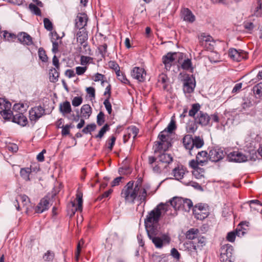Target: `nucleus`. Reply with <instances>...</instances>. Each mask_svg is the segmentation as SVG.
Instances as JSON below:
<instances>
[{"instance_id":"15","label":"nucleus","mask_w":262,"mask_h":262,"mask_svg":"<svg viewBox=\"0 0 262 262\" xmlns=\"http://www.w3.org/2000/svg\"><path fill=\"white\" fill-rule=\"evenodd\" d=\"M146 75V72L144 69L137 67L133 68L131 73L132 77L137 79L139 82L144 81Z\"/></svg>"},{"instance_id":"17","label":"nucleus","mask_w":262,"mask_h":262,"mask_svg":"<svg viewBox=\"0 0 262 262\" xmlns=\"http://www.w3.org/2000/svg\"><path fill=\"white\" fill-rule=\"evenodd\" d=\"M225 156V153L221 149H212L209 151L208 157L210 161L212 162H218L222 159Z\"/></svg>"},{"instance_id":"14","label":"nucleus","mask_w":262,"mask_h":262,"mask_svg":"<svg viewBox=\"0 0 262 262\" xmlns=\"http://www.w3.org/2000/svg\"><path fill=\"white\" fill-rule=\"evenodd\" d=\"M228 56L233 60L235 61H240L243 59L247 58V54L243 50H237L235 49H230L228 52Z\"/></svg>"},{"instance_id":"3","label":"nucleus","mask_w":262,"mask_h":262,"mask_svg":"<svg viewBox=\"0 0 262 262\" xmlns=\"http://www.w3.org/2000/svg\"><path fill=\"white\" fill-rule=\"evenodd\" d=\"M175 128V122L171 120L168 126L159 135V140L155 142V152L165 151L171 146V143L169 141V134L171 133Z\"/></svg>"},{"instance_id":"1","label":"nucleus","mask_w":262,"mask_h":262,"mask_svg":"<svg viewBox=\"0 0 262 262\" xmlns=\"http://www.w3.org/2000/svg\"><path fill=\"white\" fill-rule=\"evenodd\" d=\"M170 209L168 203H161L154 209L149 211L144 220V224L146 231L158 229L159 222L161 216Z\"/></svg>"},{"instance_id":"29","label":"nucleus","mask_w":262,"mask_h":262,"mask_svg":"<svg viewBox=\"0 0 262 262\" xmlns=\"http://www.w3.org/2000/svg\"><path fill=\"white\" fill-rule=\"evenodd\" d=\"M139 132L138 128L135 126H132L127 128V134L123 136V141L124 143L127 141V140L131 137L135 139Z\"/></svg>"},{"instance_id":"34","label":"nucleus","mask_w":262,"mask_h":262,"mask_svg":"<svg viewBox=\"0 0 262 262\" xmlns=\"http://www.w3.org/2000/svg\"><path fill=\"white\" fill-rule=\"evenodd\" d=\"M59 111L63 115L71 113L72 108L70 102L66 101L62 103H60Z\"/></svg>"},{"instance_id":"39","label":"nucleus","mask_w":262,"mask_h":262,"mask_svg":"<svg viewBox=\"0 0 262 262\" xmlns=\"http://www.w3.org/2000/svg\"><path fill=\"white\" fill-rule=\"evenodd\" d=\"M1 35L3 36L5 40L9 41H12L16 38V35L13 33H9L7 31L2 32Z\"/></svg>"},{"instance_id":"32","label":"nucleus","mask_w":262,"mask_h":262,"mask_svg":"<svg viewBox=\"0 0 262 262\" xmlns=\"http://www.w3.org/2000/svg\"><path fill=\"white\" fill-rule=\"evenodd\" d=\"M142 179L139 178L135 182H134V187L138 190L141 191L143 188H145V192L149 193L148 191L150 189V186L149 184L142 185Z\"/></svg>"},{"instance_id":"22","label":"nucleus","mask_w":262,"mask_h":262,"mask_svg":"<svg viewBox=\"0 0 262 262\" xmlns=\"http://www.w3.org/2000/svg\"><path fill=\"white\" fill-rule=\"evenodd\" d=\"M12 119V121L22 126H26L28 123L27 117L22 113H18L15 115H12V117L9 120Z\"/></svg>"},{"instance_id":"27","label":"nucleus","mask_w":262,"mask_h":262,"mask_svg":"<svg viewBox=\"0 0 262 262\" xmlns=\"http://www.w3.org/2000/svg\"><path fill=\"white\" fill-rule=\"evenodd\" d=\"M183 143L186 149L189 150V154L192 155L191 151L193 148V138L192 136L185 135L183 139Z\"/></svg>"},{"instance_id":"11","label":"nucleus","mask_w":262,"mask_h":262,"mask_svg":"<svg viewBox=\"0 0 262 262\" xmlns=\"http://www.w3.org/2000/svg\"><path fill=\"white\" fill-rule=\"evenodd\" d=\"M45 114V109L41 106H36L29 111V118L32 122H36Z\"/></svg>"},{"instance_id":"26","label":"nucleus","mask_w":262,"mask_h":262,"mask_svg":"<svg viewBox=\"0 0 262 262\" xmlns=\"http://www.w3.org/2000/svg\"><path fill=\"white\" fill-rule=\"evenodd\" d=\"M198 37L199 42L201 46L206 47L207 44L209 46H212L210 42L213 41V38L210 35L203 33L199 35Z\"/></svg>"},{"instance_id":"31","label":"nucleus","mask_w":262,"mask_h":262,"mask_svg":"<svg viewBox=\"0 0 262 262\" xmlns=\"http://www.w3.org/2000/svg\"><path fill=\"white\" fill-rule=\"evenodd\" d=\"M192 248L195 251L197 250H201L202 247L206 244V239L203 236L199 237L197 238L196 241H193L191 243Z\"/></svg>"},{"instance_id":"12","label":"nucleus","mask_w":262,"mask_h":262,"mask_svg":"<svg viewBox=\"0 0 262 262\" xmlns=\"http://www.w3.org/2000/svg\"><path fill=\"white\" fill-rule=\"evenodd\" d=\"M183 91L185 93L193 92L195 86V79L192 76L186 75L184 78Z\"/></svg>"},{"instance_id":"6","label":"nucleus","mask_w":262,"mask_h":262,"mask_svg":"<svg viewBox=\"0 0 262 262\" xmlns=\"http://www.w3.org/2000/svg\"><path fill=\"white\" fill-rule=\"evenodd\" d=\"M14 203L18 211L24 209L26 213H29L33 207L29 198L24 194L18 195Z\"/></svg>"},{"instance_id":"16","label":"nucleus","mask_w":262,"mask_h":262,"mask_svg":"<svg viewBox=\"0 0 262 262\" xmlns=\"http://www.w3.org/2000/svg\"><path fill=\"white\" fill-rule=\"evenodd\" d=\"M194 120L197 124L202 126H206L209 124L210 117L207 113L200 111L194 117Z\"/></svg>"},{"instance_id":"64","label":"nucleus","mask_w":262,"mask_h":262,"mask_svg":"<svg viewBox=\"0 0 262 262\" xmlns=\"http://www.w3.org/2000/svg\"><path fill=\"white\" fill-rule=\"evenodd\" d=\"M103 104L107 110L108 113L111 114L112 113V105L109 101L108 98H107L104 101Z\"/></svg>"},{"instance_id":"33","label":"nucleus","mask_w":262,"mask_h":262,"mask_svg":"<svg viewBox=\"0 0 262 262\" xmlns=\"http://www.w3.org/2000/svg\"><path fill=\"white\" fill-rule=\"evenodd\" d=\"M82 193L78 189L76 193V201L78 203V205L76 207L75 211L73 212V214H74L75 213V211H81L82 210V203H83V200H82Z\"/></svg>"},{"instance_id":"48","label":"nucleus","mask_w":262,"mask_h":262,"mask_svg":"<svg viewBox=\"0 0 262 262\" xmlns=\"http://www.w3.org/2000/svg\"><path fill=\"white\" fill-rule=\"evenodd\" d=\"M93 58L90 56H81L80 57V64L85 67L88 63H91L93 61Z\"/></svg>"},{"instance_id":"9","label":"nucleus","mask_w":262,"mask_h":262,"mask_svg":"<svg viewBox=\"0 0 262 262\" xmlns=\"http://www.w3.org/2000/svg\"><path fill=\"white\" fill-rule=\"evenodd\" d=\"M11 103L5 98H0V114L4 120H9L12 115Z\"/></svg>"},{"instance_id":"35","label":"nucleus","mask_w":262,"mask_h":262,"mask_svg":"<svg viewBox=\"0 0 262 262\" xmlns=\"http://www.w3.org/2000/svg\"><path fill=\"white\" fill-rule=\"evenodd\" d=\"M246 203L249 205L250 210L251 212L254 211H258L261 207V204L257 200H250Z\"/></svg>"},{"instance_id":"59","label":"nucleus","mask_w":262,"mask_h":262,"mask_svg":"<svg viewBox=\"0 0 262 262\" xmlns=\"http://www.w3.org/2000/svg\"><path fill=\"white\" fill-rule=\"evenodd\" d=\"M105 121L104 115L102 112H100L97 116V123L98 125H102Z\"/></svg>"},{"instance_id":"41","label":"nucleus","mask_w":262,"mask_h":262,"mask_svg":"<svg viewBox=\"0 0 262 262\" xmlns=\"http://www.w3.org/2000/svg\"><path fill=\"white\" fill-rule=\"evenodd\" d=\"M199 232L198 229L191 228L186 232V238L188 239H194L197 237Z\"/></svg>"},{"instance_id":"45","label":"nucleus","mask_w":262,"mask_h":262,"mask_svg":"<svg viewBox=\"0 0 262 262\" xmlns=\"http://www.w3.org/2000/svg\"><path fill=\"white\" fill-rule=\"evenodd\" d=\"M203 145L204 141L203 139L199 136H195L194 138H193V147L198 149L202 147Z\"/></svg>"},{"instance_id":"42","label":"nucleus","mask_w":262,"mask_h":262,"mask_svg":"<svg viewBox=\"0 0 262 262\" xmlns=\"http://www.w3.org/2000/svg\"><path fill=\"white\" fill-rule=\"evenodd\" d=\"M58 69L56 68H53L50 70L49 75H50V80L51 82H55L58 80V78L59 77V73L57 71Z\"/></svg>"},{"instance_id":"51","label":"nucleus","mask_w":262,"mask_h":262,"mask_svg":"<svg viewBox=\"0 0 262 262\" xmlns=\"http://www.w3.org/2000/svg\"><path fill=\"white\" fill-rule=\"evenodd\" d=\"M201 211H207L205 205L202 204L195 205L193 209V214L199 215V212H201Z\"/></svg>"},{"instance_id":"38","label":"nucleus","mask_w":262,"mask_h":262,"mask_svg":"<svg viewBox=\"0 0 262 262\" xmlns=\"http://www.w3.org/2000/svg\"><path fill=\"white\" fill-rule=\"evenodd\" d=\"M81 113L83 117L89 118L92 113V109L90 105L84 104L81 108Z\"/></svg>"},{"instance_id":"30","label":"nucleus","mask_w":262,"mask_h":262,"mask_svg":"<svg viewBox=\"0 0 262 262\" xmlns=\"http://www.w3.org/2000/svg\"><path fill=\"white\" fill-rule=\"evenodd\" d=\"M208 158V154L206 151L199 152L196 156L198 162L201 166H203L207 163Z\"/></svg>"},{"instance_id":"40","label":"nucleus","mask_w":262,"mask_h":262,"mask_svg":"<svg viewBox=\"0 0 262 262\" xmlns=\"http://www.w3.org/2000/svg\"><path fill=\"white\" fill-rule=\"evenodd\" d=\"M181 68L184 70L192 72L193 68L191 60L188 58L185 59L181 64Z\"/></svg>"},{"instance_id":"25","label":"nucleus","mask_w":262,"mask_h":262,"mask_svg":"<svg viewBox=\"0 0 262 262\" xmlns=\"http://www.w3.org/2000/svg\"><path fill=\"white\" fill-rule=\"evenodd\" d=\"M49 208V201L47 198L42 199L35 208L37 213H40L48 210Z\"/></svg>"},{"instance_id":"58","label":"nucleus","mask_w":262,"mask_h":262,"mask_svg":"<svg viewBox=\"0 0 262 262\" xmlns=\"http://www.w3.org/2000/svg\"><path fill=\"white\" fill-rule=\"evenodd\" d=\"M182 183L185 184L186 185H190L197 189H202L201 185L199 183L195 182L186 181H185V179H184L183 181H182Z\"/></svg>"},{"instance_id":"4","label":"nucleus","mask_w":262,"mask_h":262,"mask_svg":"<svg viewBox=\"0 0 262 262\" xmlns=\"http://www.w3.org/2000/svg\"><path fill=\"white\" fill-rule=\"evenodd\" d=\"M148 237L151 240L155 247L161 249L164 246L169 245L170 242V237L167 234H163L158 236L159 229H155L146 231Z\"/></svg>"},{"instance_id":"37","label":"nucleus","mask_w":262,"mask_h":262,"mask_svg":"<svg viewBox=\"0 0 262 262\" xmlns=\"http://www.w3.org/2000/svg\"><path fill=\"white\" fill-rule=\"evenodd\" d=\"M31 172L32 170L30 168H23L20 170V175L24 180L29 181H30V175Z\"/></svg>"},{"instance_id":"28","label":"nucleus","mask_w":262,"mask_h":262,"mask_svg":"<svg viewBox=\"0 0 262 262\" xmlns=\"http://www.w3.org/2000/svg\"><path fill=\"white\" fill-rule=\"evenodd\" d=\"M182 14L183 20L192 23L195 19V16L188 8H184L182 11Z\"/></svg>"},{"instance_id":"49","label":"nucleus","mask_w":262,"mask_h":262,"mask_svg":"<svg viewBox=\"0 0 262 262\" xmlns=\"http://www.w3.org/2000/svg\"><path fill=\"white\" fill-rule=\"evenodd\" d=\"M110 129L109 125L107 124H105L99 132V133L95 136L96 138H102L104 136V134Z\"/></svg>"},{"instance_id":"36","label":"nucleus","mask_w":262,"mask_h":262,"mask_svg":"<svg viewBox=\"0 0 262 262\" xmlns=\"http://www.w3.org/2000/svg\"><path fill=\"white\" fill-rule=\"evenodd\" d=\"M77 40L81 45L88 39V34L84 29L79 30L77 33Z\"/></svg>"},{"instance_id":"53","label":"nucleus","mask_w":262,"mask_h":262,"mask_svg":"<svg viewBox=\"0 0 262 262\" xmlns=\"http://www.w3.org/2000/svg\"><path fill=\"white\" fill-rule=\"evenodd\" d=\"M44 27L46 30L51 31L53 30V24L48 18L43 19Z\"/></svg>"},{"instance_id":"61","label":"nucleus","mask_w":262,"mask_h":262,"mask_svg":"<svg viewBox=\"0 0 262 262\" xmlns=\"http://www.w3.org/2000/svg\"><path fill=\"white\" fill-rule=\"evenodd\" d=\"M107 46L106 43L100 45L98 47V50L102 57H104L107 52Z\"/></svg>"},{"instance_id":"55","label":"nucleus","mask_w":262,"mask_h":262,"mask_svg":"<svg viewBox=\"0 0 262 262\" xmlns=\"http://www.w3.org/2000/svg\"><path fill=\"white\" fill-rule=\"evenodd\" d=\"M108 65L111 69L114 70L115 71L116 73H119V71H120L118 64L114 61H109Z\"/></svg>"},{"instance_id":"5","label":"nucleus","mask_w":262,"mask_h":262,"mask_svg":"<svg viewBox=\"0 0 262 262\" xmlns=\"http://www.w3.org/2000/svg\"><path fill=\"white\" fill-rule=\"evenodd\" d=\"M168 203L170 207H172L175 211L182 209L186 211H188L193 206L190 200L179 197L173 198Z\"/></svg>"},{"instance_id":"60","label":"nucleus","mask_w":262,"mask_h":262,"mask_svg":"<svg viewBox=\"0 0 262 262\" xmlns=\"http://www.w3.org/2000/svg\"><path fill=\"white\" fill-rule=\"evenodd\" d=\"M258 6L256 7L255 11H254V15L256 16H262V4L258 1Z\"/></svg>"},{"instance_id":"2","label":"nucleus","mask_w":262,"mask_h":262,"mask_svg":"<svg viewBox=\"0 0 262 262\" xmlns=\"http://www.w3.org/2000/svg\"><path fill=\"white\" fill-rule=\"evenodd\" d=\"M134 181H129L124 186L121 192V196L124 199L126 203L134 204L136 200L140 202V203L146 202V198L150 193L145 192V188H143L141 191L134 187Z\"/></svg>"},{"instance_id":"24","label":"nucleus","mask_w":262,"mask_h":262,"mask_svg":"<svg viewBox=\"0 0 262 262\" xmlns=\"http://www.w3.org/2000/svg\"><path fill=\"white\" fill-rule=\"evenodd\" d=\"M186 170L184 169L183 166H178L175 167L173 170L172 173L175 179L178 180L185 179V177L187 176V173H185Z\"/></svg>"},{"instance_id":"20","label":"nucleus","mask_w":262,"mask_h":262,"mask_svg":"<svg viewBox=\"0 0 262 262\" xmlns=\"http://www.w3.org/2000/svg\"><path fill=\"white\" fill-rule=\"evenodd\" d=\"M19 41L24 45L31 46L33 45L32 38L26 32H20L16 36Z\"/></svg>"},{"instance_id":"23","label":"nucleus","mask_w":262,"mask_h":262,"mask_svg":"<svg viewBox=\"0 0 262 262\" xmlns=\"http://www.w3.org/2000/svg\"><path fill=\"white\" fill-rule=\"evenodd\" d=\"M156 158L158 160V161L161 162L169 169V165L172 162L173 158L170 154H168L167 153L163 152L157 157Z\"/></svg>"},{"instance_id":"63","label":"nucleus","mask_w":262,"mask_h":262,"mask_svg":"<svg viewBox=\"0 0 262 262\" xmlns=\"http://www.w3.org/2000/svg\"><path fill=\"white\" fill-rule=\"evenodd\" d=\"M87 67H76L75 68L76 73L75 74L77 75H83L87 70Z\"/></svg>"},{"instance_id":"57","label":"nucleus","mask_w":262,"mask_h":262,"mask_svg":"<svg viewBox=\"0 0 262 262\" xmlns=\"http://www.w3.org/2000/svg\"><path fill=\"white\" fill-rule=\"evenodd\" d=\"M30 10L36 15H41V11L35 5L31 4L29 5Z\"/></svg>"},{"instance_id":"62","label":"nucleus","mask_w":262,"mask_h":262,"mask_svg":"<svg viewBox=\"0 0 262 262\" xmlns=\"http://www.w3.org/2000/svg\"><path fill=\"white\" fill-rule=\"evenodd\" d=\"M82 98L81 97H75L72 101V103L74 106H78L82 103Z\"/></svg>"},{"instance_id":"13","label":"nucleus","mask_w":262,"mask_h":262,"mask_svg":"<svg viewBox=\"0 0 262 262\" xmlns=\"http://www.w3.org/2000/svg\"><path fill=\"white\" fill-rule=\"evenodd\" d=\"M227 159L230 162H244L247 161L248 157L238 151H234L227 155Z\"/></svg>"},{"instance_id":"43","label":"nucleus","mask_w":262,"mask_h":262,"mask_svg":"<svg viewBox=\"0 0 262 262\" xmlns=\"http://www.w3.org/2000/svg\"><path fill=\"white\" fill-rule=\"evenodd\" d=\"M200 109V105L199 103H195L192 105L191 108L189 111V116L191 117H193L194 118L196 116L195 115H197L198 113H199V110Z\"/></svg>"},{"instance_id":"44","label":"nucleus","mask_w":262,"mask_h":262,"mask_svg":"<svg viewBox=\"0 0 262 262\" xmlns=\"http://www.w3.org/2000/svg\"><path fill=\"white\" fill-rule=\"evenodd\" d=\"M197 123L195 121H190L186 125V130L188 133H194L198 128Z\"/></svg>"},{"instance_id":"21","label":"nucleus","mask_w":262,"mask_h":262,"mask_svg":"<svg viewBox=\"0 0 262 262\" xmlns=\"http://www.w3.org/2000/svg\"><path fill=\"white\" fill-rule=\"evenodd\" d=\"M88 17L84 13L78 14L75 19V27L79 30L82 29L86 25Z\"/></svg>"},{"instance_id":"47","label":"nucleus","mask_w":262,"mask_h":262,"mask_svg":"<svg viewBox=\"0 0 262 262\" xmlns=\"http://www.w3.org/2000/svg\"><path fill=\"white\" fill-rule=\"evenodd\" d=\"M54 257L55 254L54 252L51 250H48L44 254L43 259L44 260L47 261H52L54 259Z\"/></svg>"},{"instance_id":"18","label":"nucleus","mask_w":262,"mask_h":262,"mask_svg":"<svg viewBox=\"0 0 262 262\" xmlns=\"http://www.w3.org/2000/svg\"><path fill=\"white\" fill-rule=\"evenodd\" d=\"M169 85V79L167 75L164 73L160 74L158 77L157 85L165 91H168Z\"/></svg>"},{"instance_id":"7","label":"nucleus","mask_w":262,"mask_h":262,"mask_svg":"<svg viewBox=\"0 0 262 262\" xmlns=\"http://www.w3.org/2000/svg\"><path fill=\"white\" fill-rule=\"evenodd\" d=\"M249 223L242 222L237 227L235 232H230L227 234V239L230 242L235 241L236 236L241 237L244 236L248 230Z\"/></svg>"},{"instance_id":"50","label":"nucleus","mask_w":262,"mask_h":262,"mask_svg":"<svg viewBox=\"0 0 262 262\" xmlns=\"http://www.w3.org/2000/svg\"><path fill=\"white\" fill-rule=\"evenodd\" d=\"M38 56L40 59L43 62H46L48 60V57L46 55L45 50L40 48L38 50Z\"/></svg>"},{"instance_id":"52","label":"nucleus","mask_w":262,"mask_h":262,"mask_svg":"<svg viewBox=\"0 0 262 262\" xmlns=\"http://www.w3.org/2000/svg\"><path fill=\"white\" fill-rule=\"evenodd\" d=\"M253 90L254 93L258 96H262V82H260L255 85L253 88Z\"/></svg>"},{"instance_id":"56","label":"nucleus","mask_w":262,"mask_h":262,"mask_svg":"<svg viewBox=\"0 0 262 262\" xmlns=\"http://www.w3.org/2000/svg\"><path fill=\"white\" fill-rule=\"evenodd\" d=\"M118 79L122 83L125 84L129 83L128 80L126 78L125 76L122 74L120 71H119V73H116Z\"/></svg>"},{"instance_id":"10","label":"nucleus","mask_w":262,"mask_h":262,"mask_svg":"<svg viewBox=\"0 0 262 262\" xmlns=\"http://www.w3.org/2000/svg\"><path fill=\"white\" fill-rule=\"evenodd\" d=\"M233 251V249L231 245L226 244L222 246L221 248V261L222 262H233L234 261Z\"/></svg>"},{"instance_id":"19","label":"nucleus","mask_w":262,"mask_h":262,"mask_svg":"<svg viewBox=\"0 0 262 262\" xmlns=\"http://www.w3.org/2000/svg\"><path fill=\"white\" fill-rule=\"evenodd\" d=\"M176 55V53H168L166 55L163 56L162 62L166 70H169L171 66L173 64L175 60L174 56Z\"/></svg>"},{"instance_id":"8","label":"nucleus","mask_w":262,"mask_h":262,"mask_svg":"<svg viewBox=\"0 0 262 262\" xmlns=\"http://www.w3.org/2000/svg\"><path fill=\"white\" fill-rule=\"evenodd\" d=\"M148 163L154 173H165L169 171V168L164 164L158 161L155 157H148Z\"/></svg>"},{"instance_id":"54","label":"nucleus","mask_w":262,"mask_h":262,"mask_svg":"<svg viewBox=\"0 0 262 262\" xmlns=\"http://www.w3.org/2000/svg\"><path fill=\"white\" fill-rule=\"evenodd\" d=\"M96 128V125L94 123L88 124L82 129V132L84 134H88L89 133L94 131Z\"/></svg>"},{"instance_id":"46","label":"nucleus","mask_w":262,"mask_h":262,"mask_svg":"<svg viewBox=\"0 0 262 262\" xmlns=\"http://www.w3.org/2000/svg\"><path fill=\"white\" fill-rule=\"evenodd\" d=\"M204 169L202 168H195L194 170L192 171L193 175L196 178V179H201L202 177H204Z\"/></svg>"}]
</instances>
